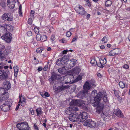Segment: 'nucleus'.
<instances>
[{"label":"nucleus","instance_id":"1","mask_svg":"<svg viewBox=\"0 0 130 130\" xmlns=\"http://www.w3.org/2000/svg\"><path fill=\"white\" fill-rule=\"evenodd\" d=\"M92 95L93 97L94 96V100L91 102L92 105L94 107H96V112L100 113L102 112L104 106V104L100 103L102 98L103 96V100L104 102H106L108 101L107 96L105 92H100L98 93L96 90H94L92 92Z\"/></svg>","mask_w":130,"mask_h":130},{"label":"nucleus","instance_id":"2","mask_svg":"<svg viewBox=\"0 0 130 130\" xmlns=\"http://www.w3.org/2000/svg\"><path fill=\"white\" fill-rule=\"evenodd\" d=\"M9 93L5 92V89L3 88H0V101H4L9 97Z\"/></svg>","mask_w":130,"mask_h":130},{"label":"nucleus","instance_id":"3","mask_svg":"<svg viewBox=\"0 0 130 130\" xmlns=\"http://www.w3.org/2000/svg\"><path fill=\"white\" fill-rule=\"evenodd\" d=\"M9 72L7 70H0V79L4 80L7 78L9 74Z\"/></svg>","mask_w":130,"mask_h":130},{"label":"nucleus","instance_id":"4","mask_svg":"<svg viewBox=\"0 0 130 130\" xmlns=\"http://www.w3.org/2000/svg\"><path fill=\"white\" fill-rule=\"evenodd\" d=\"M12 34L9 32L6 33L3 35L1 38L3 40H4L7 43H10L12 39Z\"/></svg>","mask_w":130,"mask_h":130},{"label":"nucleus","instance_id":"5","mask_svg":"<svg viewBox=\"0 0 130 130\" xmlns=\"http://www.w3.org/2000/svg\"><path fill=\"white\" fill-rule=\"evenodd\" d=\"M69 118L70 120L74 122L78 121L80 122V118L78 114H71L69 115Z\"/></svg>","mask_w":130,"mask_h":130},{"label":"nucleus","instance_id":"6","mask_svg":"<svg viewBox=\"0 0 130 130\" xmlns=\"http://www.w3.org/2000/svg\"><path fill=\"white\" fill-rule=\"evenodd\" d=\"M78 115L80 118V122H81L85 121L88 118V114L86 112H81Z\"/></svg>","mask_w":130,"mask_h":130},{"label":"nucleus","instance_id":"7","mask_svg":"<svg viewBox=\"0 0 130 130\" xmlns=\"http://www.w3.org/2000/svg\"><path fill=\"white\" fill-rule=\"evenodd\" d=\"M85 101L81 100H78L77 106L81 107L83 109H87V104Z\"/></svg>","mask_w":130,"mask_h":130},{"label":"nucleus","instance_id":"8","mask_svg":"<svg viewBox=\"0 0 130 130\" xmlns=\"http://www.w3.org/2000/svg\"><path fill=\"white\" fill-rule=\"evenodd\" d=\"M64 66L65 68H66L68 70L69 69H71L74 67V65L72 64L70 60L67 59H65V61H64Z\"/></svg>","mask_w":130,"mask_h":130},{"label":"nucleus","instance_id":"9","mask_svg":"<svg viewBox=\"0 0 130 130\" xmlns=\"http://www.w3.org/2000/svg\"><path fill=\"white\" fill-rule=\"evenodd\" d=\"M70 86L69 85L63 86L62 85L58 87L55 86L54 88V90L56 91L60 92L68 88Z\"/></svg>","mask_w":130,"mask_h":130},{"label":"nucleus","instance_id":"10","mask_svg":"<svg viewBox=\"0 0 130 130\" xmlns=\"http://www.w3.org/2000/svg\"><path fill=\"white\" fill-rule=\"evenodd\" d=\"M120 50L119 48H115L109 52V54L108 55L109 56H114L119 54H120Z\"/></svg>","mask_w":130,"mask_h":130},{"label":"nucleus","instance_id":"11","mask_svg":"<svg viewBox=\"0 0 130 130\" xmlns=\"http://www.w3.org/2000/svg\"><path fill=\"white\" fill-rule=\"evenodd\" d=\"M60 78V75L54 73L52 74L51 78L49 79V80L50 83H51L55 79H59Z\"/></svg>","mask_w":130,"mask_h":130},{"label":"nucleus","instance_id":"12","mask_svg":"<svg viewBox=\"0 0 130 130\" xmlns=\"http://www.w3.org/2000/svg\"><path fill=\"white\" fill-rule=\"evenodd\" d=\"M92 88L90 85V83L88 81H86L84 84L83 86V88L85 91L87 93L88 92V91Z\"/></svg>","mask_w":130,"mask_h":130},{"label":"nucleus","instance_id":"13","mask_svg":"<svg viewBox=\"0 0 130 130\" xmlns=\"http://www.w3.org/2000/svg\"><path fill=\"white\" fill-rule=\"evenodd\" d=\"M76 12L80 14L83 15H86V12L84 10V9L82 7V6L79 5L78 7V9L76 10Z\"/></svg>","mask_w":130,"mask_h":130},{"label":"nucleus","instance_id":"14","mask_svg":"<svg viewBox=\"0 0 130 130\" xmlns=\"http://www.w3.org/2000/svg\"><path fill=\"white\" fill-rule=\"evenodd\" d=\"M15 0H7V5L9 8L13 9L15 6Z\"/></svg>","mask_w":130,"mask_h":130},{"label":"nucleus","instance_id":"15","mask_svg":"<svg viewBox=\"0 0 130 130\" xmlns=\"http://www.w3.org/2000/svg\"><path fill=\"white\" fill-rule=\"evenodd\" d=\"M4 89L7 90H9L11 88V85L9 82L5 81L3 83Z\"/></svg>","mask_w":130,"mask_h":130},{"label":"nucleus","instance_id":"16","mask_svg":"<svg viewBox=\"0 0 130 130\" xmlns=\"http://www.w3.org/2000/svg\"><path fill=\"white\" fill-rule=\"evenodd\" d=\"M2 18L3 20L6 21H11L12 19V17L8 16L7 14L4 13L2 17Z\"/></svg>","mask_w":130,"mask_h":130},{"label":"nucleus","instance_id":"17","mask_svg":"<svg viewBox=\"0 0 130 130\" xmlns=\"http://www.w3.org/2000/svg\"><path fill=\"white\" fill-rule=\"evenodd\" d=\"M65 56L63 57L62 60H60L59 59H58L56 61V64L58 66H60L61 67L64 66L63 63H64V61H65Z\"/></svg>","mask_w":130,"mask_h":130},{"label":"nucleus","instance_id":"18","mask_svg":"<svg viewBox=\"0 0 130 130\" xmlns=\"http://www.w3.org/2000/svg\"><path fill=\"white\" fill-rule=\"evenodd\" d=\"M113 113L120 118H122L123 116L121 111L119 109L117 110L114 112Z\"/></svg>","mask_w":130,"mask_h":130},{"label":"nucleus","instance_id":"19","mask_svg":"<svg viewBox=\"0 0 130 130\" xmlns=\"http://www.w3.org/2000/svg\"><path fill=\"white\" fill-rule=\"evenodd\" d=\"M1 108L3 111H6L9 110L10 107L4 103L3 105L1 106Z\"/></svg>","mask_w":130,"mask_h":130},{"label":"nucleus","instance_id":"20","mask_svg":"<svg viewBox=\"0 0 130 130\" xmlns=\"http://www.w3.org/2000/svg\"><path fill=\"white\" fill-rule=\"evenodd\" d=\"M87 93L84 90L81 91L77 94L78 97L79 98L83 99L84 97H85L86 94Z\"/></svg>","mask_w":130,"mask_h":130},{"label":"nucleus","instance_id":"21","mask_svg":"<svg viewBox=\"0 0 130 130\" xmlns=\"http://www.w3.org/2000/svg\"><path fill=\"white\" fill-rule=\"evenodd\" d=\"M92 121L91 119H89L86 120L83 123V125L84 126H87L90 127V126L91 124V122Z\"/></svg>","mask_w":130,"mask_h":130},{"label":"nucleus","instance_id":"22","mask_svg":"<svg viewBox=\"0 0 130 130\" xmlns=\"http://www.w3.org/2000/svg\"><path fill=\"white\" fill-rule=\"evenodd\" d=\"M23 125H22V127L21 128V130H28V124L27 123H22Z\"/></svg>","mask_w":130,"mask_h":130},{"label":"nucleus","instance_id":"23","mask_svg":"<svg viewBox=\"0 0 130 130\" xmlns=\"http://www.w3.org/2000/svg\"><path fill=\"white\" fill-rule=\"evenodd\" d=\"M68 109L70 111H77L78 110V107L74 106H71L68 108Z\"/></svg>","mask_w":130,"mask_h":130},{"label":"nucleus","instance_id":"24","mask_svg":"<svg viewBox=\"0 0 130 130\" xmlns=\"http://www.w3.org/2000/svg\"><path fill=\"white\" fill-rule=\"evenodd\" d=\"M89 83H90V85L92 88H94L96 86V85L95 83V80L94 79L90 80Z\"/></svg>","mask_w":130,"mask_h":130},{"label":"nucleus","instance_id":"25","mask_svg":"<svg viewBox=\"0 0 130 130\" xmlns=\"http://www.w3.org/2000/svg\"><path fill=\"white\" fill-rule=\"evenodd\" d=\"M67 69L65 68L63 66L61 68H59L58 70V72L60 73H62L63 72H65L67 71Z\"/></svg>","mask_w":130,"mask_h":130},{"label":"nucleus","instance_id":"26","mask_svg":"<svg viewBox=\"0 0 130 130\" xmlns=\"http://www.w3.org/2000/svg\"><path fill=\"white\" fill-rule=\"evenodd\" d=\"M78 100H72L69 103V105H71L77 106Z\"/></svg>","mask_w":130,"mask_h":130},{"label":"nucleus","instance_id":"27","mask_svg":"<svg viewBox=\"0 0 130 130\" xmlns=\"http://www.w3.org/2000/svg\"><path fill=\"white\" fill-rule=\"evenodd\" d=\"M108 40L106 36H105L101 40L100 43L101 44H103L106 43Z\"/></svg>","mask_w":130,"mask_h":130},{"label":"nucleus","instance_id":"28","mask_svg":"<svg viewBox=\"0 0 130 130\" xmlns=\"http://www.w3.org/2000/svg\"><path fill=\"white\" fill-rule=\"evenodd\" d=\"M12 103V100L11 99H8L4 103L10 107V105Z\"/></svg>","mask_w":130,"mask_h":130},{"label":"nucleus","instance_id":"29","mask_svg":"<svg viewBox=\"0 0 130 130\" xmlns=\"http://www.w3.org/2000/svg\"><path fill=\"white\" fill-rule=\"evenodd\" d=\"M97 127V124L95 122L92 121L91 122V124L90 126V127L92 128H95Z\"/></svg>","mask_w":130,"mask_h":130},{"label":"nucleus","instance_id":"30","mask_svg":"<svg viewBox=\"0 0 130 130\" xmlns=\"http://www.w3.org/2000/svg\"><path fill=\"white\" fill-rule=\"evenodd\" d=\"M125 84L123 82H120L119 83V85L121 88H123L125 87Z\"/></svg>","mask_w":130,"mask_h":130},{"label":"nucleus","instance_id":"31","mask_svg":"<svg viewBox=\"0 0 130 130\" xmlns=\"http://www.w3.org/2000/svg\"><path fill=\"white\" fill-rule=\"evenodd\" d=\"M47 39V37L46 35H43L42 36H41V42H43L46 40Z\"/></svg>","mask_w":130,"mask_h":130},{"label":"nucleus","instance_id":"32","mask_svg":"<svg viewBox=\"0 0 130 130\" xmlns=\"http://www.w3.org/2000/svg\"><path fill=\"white\" fill-rule=\"evenodd\" d=\"M36 111L37 113L38 116L39 115H41L42 113L41 109L40 108H39L37 109L36 110Z\"/></svg>","mask_w":130,"mask_h":130},{"label":"nucleus","instance_id":"33","mask_svg":"<svg viewBox=\"0 0 130 130\" xmlns=\"http://www.w3.org/2000/svg\"><path fill=\"white\" fill-rule=\"evenodd\" d=\"M100 61L101 63L103 65L105 64L106 63V60L105 58H104L103 59H100Z\"/></svg>","mask_w":130,"mask_h":130},{"label":"nucleus","instance_id":"34","mask_svg":"<svg viewBox=\"0 0 130 130\" xmlns=\"http://www.w3.org/2000/svg\"><path fill=\"white\" fill-rule=\"evenodd\" d=\"M111 2L110 1L107 0L105 3V6L107 7H109L111 5Z\"/></svg>","mask_w":130,"mask_h":130},{"label":"nucleus","instance_id":"35","mask_svg":"<svg viewBox=\"0 0 130 130\" xmlns=\"http://www.w3.org/2000/svg\"><path fill=\"white\" fill-rule=\"evenodd\" d=\"M13 69L14 72L18 73L19 70V67L17 65L14 66L13 67Z\"/></svg>","mask_w":130,"mask_h":130},{"label":"nucleus","instance_id":"36","mask_svg":"<svg viewBox=\"0 0 130 130\" xmlns=\"http://www.w3.org/2000/svg\"><path fill=\"white\" fill-rule=\"evenodd\" d=\"M82 76L80 75H79L75 79V82H77L79 80H80L82 79Z\"/></svg>","mask_w":130,"mask_h":130},{"label":"nucleus","instance_id":"37","mask_svg":"<svg viewBox=\"0 0 130 130\" xmlns=\"http://www.w3.org/2000/svg\"><path fill=\"white\" fill-rule=\"evenodd\" d=\"M36 39L38 41H41V35L40 34H37L36 36Z\"/></svg>","mask_w":130,"mask_h":130},{"label":"nucleus","instance_id":"38","mask_svg":"<svg viewBox=\"0 0 130 130\" xmlns=\"http://www.w3.org/2000/svg\"><path fill=\"white\" fill-rule=\"evenodd\" d=\"M22 123L21 124L18 123L17 125V127L19 129L21 130V128L22 127V125H23Z\"/></svg>","mask_w":130,"mask_h":130},{"label":"nucleus","instance_id":"39","mask_svg":"<svg viewBox=\"0 0 130 130\" xmlns=\"http://www.w3.org/2000/svg\"><path fill=\"white\" fill-rule=\"evenodd\" d=\"M90 63L92 64L96 65L97 64V63L96 60L94 59H93L91 60Z\"/></svg>","mask_w":130,"mask_h":130},{"label":"nucleus","instance_id":"40","mask_svg":"<svg viewBox=\"0 0 130 130\" xmlns=\"http://www.w3.org/2000/svg\"><path fill=\"white\" fill-rule=\"evenodd\" d=\"M43 50L41 48H38L36 50V52L37 53H41L42 51Z\"/></svg>","mask_w":130,"mask_h":130},{"label":"nucleus","instance_id":"41","mask_svg":"<svg viewBox=\"0 0 130 130\" xmlns=\"http://www.w3.org/2000/svg\"><path fill=\"white\" fill-rule=\"evenodd\" d=\"M33 17H30V18L29 19L28 21V24H31L32 23V19Z\"/></svg>","mask_w":130,"mask_h":130},{"label":"nucleus","instance_id":"42","mask_svg":"<svg viewBox=\"0 0 130 130\" xmlns=\"http://www.w3.org/2000/svg\"><path fill=\"white\" fill-rule=\"evenodd\" d=\"M2 27H3L4 28H5L6 29H9V28L10 27V26H7L6 24H3L1 26Z\"/></svg>","mask_w":130,"mask_h":130},{"label":"nucleus","instance_id":"43","mask_svg":"<svg viewBox=\"0 0 130 130\" xmlns=\"http://www.w3.org/2000/svg\"><path fill=\"white\" fill-rule=\"evenodd\" d=\"M25 104V99L24 98H23V100L22 101L21 103V105L22 106H24Z\"/></svg>","mask_w":130,"mask_h":130},{"label":"nucleus","instance_id":"44","mask_svg":"<svg viewBox=\"0 0 130 130\" xmlns=\"http://www.w3.org/2000/svg\"><path fill=\"white\" fill-rule=\"evenodd\" d=\"M70 60L72 62V63L73 64V65H74V66L75 65V63L76 62V60L75 59H73Z\"/></svg>","mask_w":130,"mask_h":130},{"label":"nucleus","instance_id":"45","mask_svg":"<svg viewBox=\"0 0 130 130\" xmlns=\"http://www.w3.org/2000/svg\"><path fill=\"white\" fill-rule=\"evenodd\" d=\"M34 31L37 34L39 32V29L37 28H35L34 29Z\"/></svg>","mask_w":130,"mask_h":130},{"label":"nucleus","instance_id":"46","mask_svg":"<svg viewBox=\"0 0 130 130\" xmlns=\"http://www.w3.org/2000/svg\"><path fill=\"white\" fill-rule=\"evenodd\" d=\"M34 11L33 10H31L30 14V16L32 17H33L34 16Z\"/></svg>","mask_w":130,"mask_h":130},{"label":"nucleus","instance_id":"47","mask_svg":"<svg viewBox=\"0 0 130 130\" xmlns=\"http://www.w3.org/2000/svg\"><path fill=\"white\" fill-rule=\"evenodd\" d=\"M97 66H98L100 68H103L104 67L103 66V64H102L100 62L99 63H97Z\"/></svg>","mask_w":130,"mask_h":130},{"label":"nucleus","instance_id":"48","mask_svg":"<svg viewBox=\"0 0 130 130\" xmlns=\"http://www.w3.org/2000/svg\"><path fill=\"white\" fill-rule=\"evenodd\" d=\"M8 66H5L4 67L3 66H0V69H2L3 68L5 69H7L8 68Z\"/></svg>","mask_w":130,"mask_h":130},{"label":"nucleus","instance_id":"49","mask_svg":"<svg viewBox=\"0 0 130 130\" xmlns=\"http://www.w3.org/2000/svg\"><path fill=\"white\" fill-rule=\"evenodd\" d=\"M71 35V33L70 31H68L66 33L67 36L68 37H69Z\"/></svg>","mask_w":130,"mask_h":130},{"label":"nucleus","instance_id":"50","mask_svg":"<svg viewBox=\"0 0 130 130\" xmlns=\"http://www.w3.org/2000/svg\"><path fill=\"white\" fill-rule=\"evenodd\" d=\"M44 95L45 96L48 97L50 96V95L49 93L47 92H45L44 93Z\"/></svg>","mask_w":130,"mask_h":130},{"label":"nucleus","instance_id":"51","mask_svg":"<svg viewBox=\"0 0 130 130\" xmlns=\"http://www.w3.org/2000/svg\"><path fill=\"white\" fill-rule=\"evenodd\" d=\"M34 127L35 130H39L38 129V127L37 126L36 123L34 124Z\"/></svg>","mask_w":130,"mask_h":130},{"label":"nucleus","instance_id":"52","mask_svg":"<svg viewBox=\"0 0 130 130\" xmlns=\"http://www.w3.org/2000/svg\"><path fill=\"white\" fill-rule=\"evenodd\" d=\"M27 34L28 36H30L32 35V32L31 31H29L27 32Z\"/></svg>","mask_w":130,"mask_h":130},{"label":"nucleus","instance_id":"53","mask_svg":"<svg viewBox=\"0 0 130 130\" xmlns=\"http://www.w3.org/2000/svg\"><path fill=\"white\" fill-rule=\"evenodd\" d=\"M30 111L32 115H34V110H33L32 108L30 109Z\"/></svg>","mask_w":130,"mask_h":130},{"label":"nucleus","instance_id":"54","mask_svg":"<svg viewBox=\"0 0 130 130\" xmlns=\"http://www.w3.org/2000/svg\"><path fill=\"white\" fill-rule=\"evenodd\" d=\"M129 67V66L127 64H125L123 66V68L125 69H128Z\"/></svg>","mask_w":130,"mask_h":130},{"label":"nucleus","instance_id":"55","mask_svg":"<svg viewBox=\"0 0 130 130\" xmlns=\"http://www.w3.org/2000/svg\"><path fill=\"white\" fill-rule=\"evenodd\" d=\"M0 46H1L0 47V48L1 50H3L4 49L5 47V46L4 45H2V44H0Z\"/></svg>","mask_w":130,"mask_h":130},{"label":"nucleus","instance_id":"56","mask_svg":"<svg viewBox=\"0 0 130 130\" xmlns=\"http://www.w3.org/2000/svg\"><path fill=\"white\" fill-rule=\"evenodd\" d=\"M115 2L116 3L119 4V3H121V0H116L115 1Z\"/></svg>","mask_w":130,"mask_h":130},{"label":"nucleus","instance_id":"57","mask_svg":"<svg viewBox=\"0 0 130 130\" xmlns=\"http://www.w3.org/2000/svg\"><path fill=\"white\" fill-rule=\"evenodd\" d=\"M55 38L54 35H52L51 36V39L52 40H53V41L54 40H55Z\"/></svg>","mask_w":130,"mask_h":130},{"label":"nucleus","instance_id":"58","mask_svg":"<svg viewBox=\"0 0 130 130\" xmlns=\"http://www.w3.org/2000/svg\"><path fill=\"white\" fill-rule=\"evenodd\" d=\"M37 70L39 71H41L42 70V67H39L38 68Z\"/></svg>","mask_w":130,"mask_h":130},{"label":"nucleus","instance_id":"59","mask_svg":"<svg viewBox=\"0 0 130 130\" xmlns=\"http://www.w3.org/2000/svg\"><path fill=\"white\" fill-rule=\"evenodd\" d=\"M62 42L63 43H66L67 41L65 40L64 38H63L62 39Z\"/></svg>","mask_w":130,"mask_h":130},{"label":"nucleus","instance_id":"60","mask_svg":"<svg viewBox=\"0 0 130 130\" xmlns=\"http://www.w3.org/2000/svg\"><path fill=\"white\" fill-rule=\"evenodd\" d=\"M68 51H67L66 50H64L63 51V54H66Z\"/></svg>","mask_w":130,"mask_h":130},{"label":"nucleus","instance_id":"61","mask_svg":"<svg viewBox=\"0 0 130 130\" xmlns=\"http://www.w3.org/2000/svg\"><path fill=\"white\" fill-rule=\"evenodd\" d=\"M20 106V104L19 103L18 104V105H17V106L16 107V108H15L16 110H18V109Z\"/></svg>","mask_w":130,"mask_h":130},{"label":"nucleus","instance_id":"62","mask_svg":"<svg viewBox=\"0 0 130 130\" xmlns=\"http://www.w3.org/2000/svg\"><path fill=\"white\" fill-rule=\"evenodd\" d=\"M19 13L20 14V15L21 16H22V10L20 11L19 10Z\"/></svg>","mask_w":130,"mask_h":130},{"label":"nucleus","instance_id":"63","mask_svg":"<svg viewBox=\"0 0 130 130\" xmlns=\"http://www.w3.org/2000/svg\"><path fill=\"white\" fill-rule=\"evenodd\" d=\"M76 39H77L76 38H73L71 42H74V41H76Z\"/></svg>","mask_w":130,"mask_h":130},{"label":"nucleus","instance_id":"64","mask_svg":"<svg viewBox=\"0 0 130 130\" xmlns=\"http://www.w3.org/2000/svg\"><path fill=\"white\" fill-rule=\"evenodd\" d=\"M97 76L98 77H102V75H101L99 73H98Z\"/></svg>","mask_w":130,"mask_h":130}]
</instances>
